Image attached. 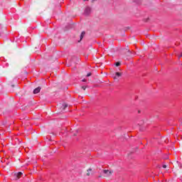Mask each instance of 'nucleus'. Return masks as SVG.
Here are the masks:
<instances>
[{
    "label": "nucleus",
    "mask_w": 182,
    "mask_h": 182,
    "mask_svg": "<svg viewBox=\"0 0 182 182\" xmlns=\"http://www.w3.org/2000/svg\"><path fill=\"white\" fill-rule=\"evenodd\" d=\"M41 87H38L36 88V89L33 90V93L34 95H36V94L39 93V92H41Z\"/></svg>",
    "instance_id": "obj_3"
},
{
    "label": "nucleus",
    "mask_w": 182,
    "mask_h": 182,
    "mask_svg": "<svg viewBox=\"0 0 182 182\" xmlns=\"http://www.w3.org/2000/svg\"><path fill=\"white\" fill-rule=\"evenodd\" d=\"M89 171H92V168H89L87 170V176H90V172H89Z\"/></svg>",
    "instance_id": "obj_9"
},
{
    "label": "nucleus",
    "mask_w": 182,
    "mask_h": 182,
    "mask_svg": "<svg viewBox=\"0 0 182 182\" xmlns=\"http://www.w3.org/2000/svg\"><path fill=\"white\" fill-rule=\"evenodd\" d=\"M113 173H114L113 170H107V169L102 170V174H105L104 177H110L112 176Z\"/></svg>",
    "instance_id": "obj_1"
},
{
    "label": "nucleus",
    "mask_w": 182,
    "mask_h": 182,
    "mask_svg": "<svg viewBox=\"0 0 182 182\" xmlns=\"http://www.w3.org/2000/svg\"><path fill=\"white\" fill-rule=\"evenodd\" d=\"M89 76H92V73H89L87 74V77H89Z\"/></svg>",
    "instance_id": "obj_11"
},
{
    "label": "nucleus",
    "mask_w": 182,
    "mask_h": 182,
    "mask_svg": "<svg viewBox=\"0 0 182 182\" xmlns=\"http://www.w3.org/2000/svg\"><path fill=\"white\" fill-rule=\"evenodd\" d=\"M115 75L117 77H120V76H122V73H116Z\"/></svg>",
    "instance_id": "obj_8"
},
{
    "label": "nucleus",
    "mask_w": 182,
    "mask_h": 182,
    "mask_svg": "<svg viewBox=\"0 0 182 182\" xmlns=\"http://www.w3.org/2000/svg\"><path fill=\"white\" fill-rule=\"evenodd\" d=\"M163 168H167V165H163Z\"/></svg>",
    "instance_id": "obj_13"
},
{
    "label": "nucleus",
    "mask_w": 182,
    "mask_h": 182,
    "mask_svg": "<svg viewBox=\"0 0 182 182\" xmlns=\"http://www.w3.org/2000/svg\"><path fill=\"white\" fill-rule=\"evenodd\" d=\"M165 159H166V160H167V159H168V157H166Z\"/></svg>",
    "instance_id": "obj_17"
},
{
    "label": "nucleus",
    "mask_w": 182,
    "mask_h": 182,
    "mask_svg": "<svg viewBox=\"0 0 182 182\" xmlns=\"http://www.w3.org/2000/svg\"><path fill=\"white\" fill-rule=\"evenodd\" d=\"M115 65H116V66H120V62H117V63H115Z\"/></svg>",
    "instance_id": "obj_10"
},
{
    "label": "nucleus",
    "mask_w": 182,
    "mask_h": 182,
    "mask_svg": "<svg viewBox=\"0 0 182 182\" xmlns=\"http://www.w3.org/2000/svg\"><path fill=\"white\" fill-rule=\"evenodd\" d=\"M100 178H102V177H103V174L100 173V176H98Z\"/></svg>",
    "instance_id": "obj_12"
},
{
    "label": "nucleus",
    "mask_w": 182,
    "mask_h": 182,
    "mask_svg": "<svg viewBox=\"0 0 182 182\" xmlns=\"http://www.w3.org/2000/svg\"><path fill=\"white\" fill-rule=\"evenodd\" d=\"M90 11V7H87V8L85 9V12H86L87 14H89Z\"/></svg>",
    "instance_id": "obj_7"
},
{
    "label": "nucleus",
    "mask_w": 182,
    "mask_h": 182,
    "mask_svg": "<svg viewBox=\"0 0 182 182\" xmlns=\"http://www.w3.org/2000/svg\"><path fill=\"white\" fill-rule=\"evenodd\" d=\"M23 175V173L22 172H18V173H14V180H19V178H21Z\"/></svg>",
    "instance_id": "obj_2"
},
{
    "label": "nucleus",
    "mask_w": 182,
    "mask_h": 182,
    "mask_svg": "<svg viewBox=\"0 0 182 182\" xmlns=\"http://www.w3.org/2000/svg\"><path fill=\"white\" fill-rule=\"evenodd\" d=\"M127 56H132V52H130V50H127Z\"/></svg>",
    "instance_id": "obj_6"
},
{
    "label": "nucleus",
    "mask_w": 182,
    "mask_h": 182,
    "mask_svg": "<svg viewBox=\"0 0 182 182\" xmlns=\"http://www.w3.org/2000/svg\"><path fill=\"white\" fill-rule=\"evenodd\" d=\"M82 89L83 90H86V87L82 86Z\"/></svg>",
    "instance_id": "obj_14"
},
{
    "label": "nucleus",
    "mask_w": 182,
    "mask_h": 182,
    "mask_svg": "<svg viewBox=\"0 0 182 182\" xmlns=\"http://www.w3.org/2000/svg\"><path fill=\"white\" fill-rule=\"evenodd\" d=\"M82 82H86V80H82Z\"/></svg>",
    "instance_id": "obj_16"
},
{
    "label": "nucleus",
    "mask_w": 182,
    "mask_h": 182,
    "mask_svg": "<svg viewBox=\"0 0 182 182\" xmlns=\"http://www.w3.org/2000/svg\"><path fill=\"white\" fill-rule=\"evenodd\" d=\"M114 80H116V79H117V77H114Z\"/></svg>",
    "instance_id": "obj_15"
},
{
    "label": "nucleus",
    "mask_w": 182,
    "mask_h": 182,
    "mask_svg": "<svg viewBox=\"0 0 182 182\" xmlns=\"http://www.w3.org/2000/svg\"><path fill=\"white\" fill-rule=\"evenodd\" d=\"M85 35H86V32L82 31L80 35V41H82V39H83V38H85Z\"/></svg>",
    "instance_id": "obj_5"
},
{
    "label": "nucleus",
    "mask_w": 182,
    "mask_h": 182,
    "mask_svg": "<svg viewBox=\"0 0 182 182\" xmlns=\"http://www.w3.org/2000/svg\"><path fill=\"white\" fill-rule=\"evenodd\" d=\"M60 107L62 109V110H65V109L68 107V104L63 103V105H60Z\"/></svg>",
    "instance_id": "obj_4"
}]
</instances>
